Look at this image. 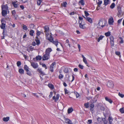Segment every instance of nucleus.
Returning <instances> with one entry per match:
<instances>
[{
  "mask_svg": "<svg viewBox=\"0 0 124 124\" xmlns=\"http://www.w3.org/2000/svg\"><path fill=\"white\" fill-rule=\"evenodd\" d=\"M1 15L5 17L7 15V11L8 10V7L7 4L2 5L1 6Z\"/></svg>",
  "mask_w": 124,
  "mask_h": 124,
  "instance_id": "nucleus-1",
  "label": "nucleus"
},
{
  "mask_svg": "<svg viewBox=\"0 0 124 124\" xmlns=\"http://www.w3.org/2000/svg\"><path fill=\"white\" fill-rule=\"evenodd\" d=\"M97 27L101 29V28H103L104 26V25H103V21L101 19H100L99 21V22L97 24Z\"/></svg>",
  "mask_w": 124,
  "mask_h": 124,
  "instance_id": "nucleus-2",
  "label": "nucleus"
},
{
  "mask_svg": "<svg viewBox=\"0 0 124 124\" xmlns=\"http://www.w3.org/2000/svg\"><path fill=\"white\" fill-rule=\"evenodd\" d=\"M1 25H0V28L2 29H5L6 27V22L4 18L3 19L2 18L1 19Z\"/></svg>",
  "mask_w": 124,
  "mask_h": 124,
  "instance_id": "nucleus-3",
  "label": "nucleus"
},
{
  "mask_svg": "<svg viewBox=\"0 0 124 124\" xmlns=\"http://www.w3.org/2000/svg\"><path fill=\"white\" fill-rule=\"evenodd\" d=\"M31 65L34 68L36 69L38 67L39 65L37 63L31 62Z\"/></svg>",
  "mask_w": 124,
  "mask_h": 124,
  "instance_id": "nucleus-4",
  "label": "nucleus"
},
{
  "mask_svg": "<svg viewBox=\"0 0 124 124\" xmlns=\"http://www.w3.org/2000/svg\"><path fill=\"white\" fill-rule=\"evenodd\" d=\"M49 55L45 53L42 56L43 60L44 61L48 60L49 59Z\"/></svg>",
  "mask_w": 124,
  "mask_h": 124,
  "instance_id": "nucleus-5",
  "label": "nucleus"
},
{
  "mask_svg": "<svg viewBox=\"0 0 124 124\" xmlns=\"http://www.w3.org/2000/svg\"><path fill=\"white\" fill-rule=\"evenodd\" d=\"M11 13L12 15L15 18V20H16L18 16V15L16 14V11L15 10H14L12 11Z\"/></svg>",
  "mask_w": 124,
  "mask_h": 124,
  "instance_id": "nucleus-6",
  "label": "nucleus"
},
{
  "mask_svg": "<svg viewBox=\"0 0 124 124\" xmlns=\"http://www.w3.org/2000/svg\"><path fill=\"white\" fill-rule=\"evenodd\" d=\"M50 42H52L57 47L59 42L57 39H56L55 40H54L53 38L51 40H50Z\"/></svg>",
  "mask_w": 124,
  "mask_h": 124,
  "instance_id": "nucleus-7",
  "label": "nucleus"
},
{
  "mask_svg": "<svg viewBox=\"0 0 124 124\" xmlns=\"http://www.w3.org/2000/svg\"><path fill=\"white\" fill-rule=\"evenodd\" d=\"M46 39L50 41V40L53 38L52 36L48 33L46 34Z\"/></svg>",
  "mask_w": 124,
  "mask_h": 124,
  "instance_id": "nucleus-8",
  "label": "nucleus"
},
{
  "mask_svg": "<svg viewBox=\"0 0 124 124\" xmlns=\"http://www.w3.org/2000/svg\"><path fill=\"white\" fill-rule=\"evenodd\" d=\"M37 71L42 76H43L44 75H46L45 73L43 72L41 69L39 68H38L37 70Z\"/></svg>",
  "mask_w": 124,
  "mask_h": 124,
  "instance_id": "nucleus-9",
  "label": "nucleus"
},
{
  "mask_svg": "<svg viewBox=\"0 0 124 124\" xmlns=\"http://www.w3.org/2000/svg\"><path fill=\"white\" fill-rule=\"evenodd\" d=\"M107 85L109 87H112L114 85L112 81H109L108 82Z\"/></svg>",
  "mask_w": 124,
  "mask_h": 124,
  "instance_id": "nucleus-10",
  "label": "nucleus"
},
{
  "mask_svg": "<svg viewBox=\"0 0 124 124\" xmlns=\"http://www.w3.org/2000/svg\"><path fill=\"white\" fill-rule=\"evenodd\" d=\"M80 21H79V27L80 28L83 29H84L85 28V24H82V21L80 22Z\"/></svg>",
  "mask_w": 124,
  "mask_h": 124,
  "instance_id": "nucleus-11",
  "label": "nucleus"
},
{
  "mask_svg": "<svg viewBox=\"0 0 124 124\" xmlns=\"http://www.w3.org/2000/svg\"><path fill=\"white\" fill-rule=\"evenodd\" d=\"M59 94H57L56 95V97H55V96H54L53 97V100H55V101L56 102L59 100Z\"/></svg>",
  "mask_w": 124,
  "mask_h": 124,
  "instance_id": "nucleus-12",
  "label": "nucleus"
},
{
  "mask_svg": "<svg viewBox=\"0 0 124 124\" xmlns=\"http://www.w3.org/2000/svg\"><path fill=\"white\" fill-rule=\"evenodd\" d=\"M108 22L109 24L110 25H112L113 24V23L114 21L113 18L112 17L109 18L108 19Z\"/></svg>",
  "mask_w": 124,
  "mask_h": 124,
  "instance_id": "nucleus-13",
  "label": "nucleus"
},
{
  "mask_svg": "<svg viewBox=\"0 0 124 124\" xmlns=\"http://www.w3.org/2000/svg\"><path fill=\"white\" fill-rule=\"evenodd\" d=\"M17 2V1H14L12 2V4L13 5L14 7L15 8H17L18 7V4L16 3Z\"/></svg>",
  "mask_w": 124,
  "mask_h": 124,
  "instance_id": "nucleus-14",
  "label": "nucleus"
},
{
  "mask_svg": "<svg viewBox=\"0 0 124 124\" xmlns=\"http://www.w3.org/2000/svg\"><path fill=\"white\" fill-rule=\"evenodd\" d=\"M52 51L51 48H48L45 51V53L46 54L49 55L50 52Z\"/></svg>",
  "mask_w": 124,
  "mask_h": 124,
  "instance_id": "nucleus-15",
  "label": "nucleus"
},
{
  "mask_svg": "<svg viewBox=\"0 0 124 124\" xmlns=\"http://www.w3.org/2000/svg\"><path fill=\"white\" fill-rule=\"evenodd\" d=\"M44 29L45 30L44 31L45 32H48L49 31V28L48 26L46 25L44 27Z\"/></svg>",
  "mask_w": 124,
  "mask_h": 124,
  "instance_id": "nucleus-16",
  "label": "nucleus"
},
{
  "mask_svg": "<svg viewBox=\"0 0 124 124\" xmlns=\"http://www.w3.org/2000/svg\"><path fill=\"white\" fill-rule=\"evenodd\" d=\"M90 107V110L92 112L93 111V108L94 107V104L92 103L89 105Z\"/></svg>",
  "mask_w": 124,
  "mask_h": 124,
  "instance_id": "nucleus-17",
  "label": "nucleus"
},
{
  "mask_svg": "<svg viewBox=\"0 0 124 124\" xmlns=\"http://www.w3.org/2000/svg\"><path fill=\"white\" fill-rule=\"evenodd\" d=\"M65 122L67 123L70 124H72L71 121L68 119H66L65 120Z\"/></svg>",
  "mask_w": 124,
  "mask_h": 124,
  "instance_id": "nucleus-18",
  "label": "nucleus"
},
{
  "mask_svg": "<svg viewBox=\"0 0 124 124\" xmlns=\"http://www.w3.org/2000/svg\"><path fill=\"white\" fill-rule=\"evenodd\" d=\"M104 2L103 5L105 6H106L110 3V2L109 0H104Z\"/></svg>",
  "mask_w": 124,
  "mask_h": 124,
  "instance_id": "nucleus-19",
  "label": "nucleus"
},
{
  "mask_svg": "<svg viewBox=\"0 0 124 124\" xmlns=\"http://www.w3.org/2000/svg\"><path fill=\"white\" fill-rule=\"evenodd\" d=\"M18 72L20 74H24V70L23 69H19L18 70Z\"/></svg>",
  "mask_w": 124,
  "mask_h": 124,
  "instance_id": "nucleus-20",
  "label": "nucleus"
},
{
  "mask_svg": "<svg viewBox=\"0 0 124 124\" xmlns=\"http://www.w3.org/2000/svg\"><path fill=\"white\" fill-rule=\"evenodd\" d=\"M24 70L26 72L28 71V70H29V67L26 65H24Z\"/></svg>",
  "mask_w": 124,
  "mask_h": 124,
  "instance_id": "nucleus-21",
  "label": "nucleus"
},
{
  "mask_svg": "<svg viewBox=\"0 0 124 124\" xmlns=\"http://www.w3.org/2000/svg\"><path fill=\"white\" fill-rule=\"evenodd\" d=\"M105 99L106 101L109 102L111 104L113 102L112 101L111 99L108 98L107 97H105Z\"/></svg>",
  "mask_w": 124,
  "mask_h": 124,
  "instance_id": "nucleus-22",
  "label": "nucleus"
},
{
  "mask_svg": "<svg viewBox=\"0 0 124 124\" xmlns=\"http://www.w3.org/2000/svg\"><path fill=\"white\" fill-rule=\"evenodd\" d=\"M86 20L91 23L93 22L92 19L90 18H89V17H86Z\"/></svg>",
  "mask_w": 124,
  "mask_h": 124,
  "instance_id": "nucleus-23",
  "label": "nucleus"
},
{
  "mask_svg": "<svg viewBox=\"0 0 124 124\" xmlns=\"http://www.w3.org/2000/svg\"><path fill=\"white\" fill-rule=\"evenodd\" d=\"M9 119V117H4L3 118V120L4 122L8 121Z\"/></svg>",
  "mask_w": 124,
  "mask_h": 124,
  "instance_id": "nucleus-24",
  "label": "nucleus"
},
{
  "mask_svg": "<svg viewBox=\"0 0 124 124\" xmlns=\"http://www.w3.org/2000/svg\"><path fill=\"white\" fill-rule=\"evenodd\" d=\"M42 57L41 56L38 55L36 57V60H37L40 61L42 59Z\"/></svg>",
  "mask_w": 124,
  "mask_h": 124,
  "instance_id": "nucleus-25",
  "label": "nucleus"
},
{
  "mask_svg": "<svg viewBox=\"0 0 124 124\" xmlns=\"http://www.w3.org/2000/svg\"><path fill=\"white\" fill-rule=\"evenodd\" d=\"M48 86L49 88L52 89H53L54 88V85L51 84H48Z\"/></svg>",
  "mask_w": 124,
  "mask_h": 124,
  "instance_id": "nucleus-26",
  "label": "nucleus"
},
{
  "mask_svg": "<svg viewBox=\"0 0 124 124\" xmlns=\"http://www.w3.org/2000/svg\"><path fill=\"white\" fill-rule=\"evenodd\" d=\"M115 54L118 56L120 58H121V55L120 54V52L118 51H116L115 52Z\"/></svg>",
  "mask_w": 124,
  "mask_h": 124,
  "instance_id": "nucleus-27",
  "label": "nucleus"
},
{
  "mask_svg": "<svg viewBox=\"0 0 124 124\" xmlns=\"http://www.w3.org/2000/svg\"><path fill=\"white\" fill-rule=\"evenodd\" d=\"M117 9L118 11V12L119 14H121L122 12L121 8L119 6H117Z\"/></svg>",
  "mask_w": 124,
  "mask_h": 124,
  "instance_id": "nucleus-28",
  "label": "nucleus"
},
{
  "mask_svg": "<svg viewBox=\"0 0 124 124\" xmlns=\"http://www.w3.org/2000/svg\"><path fill=\"white\" fill-rule=\"evenodd\" d=\"M73 110V109L72 108H69L68 109V113L70 114L71 113Z\"/></svg>",
  "mask_w": 124,
  "mask_h": 124,
  "instance_id": "nucleus-29",
  "label": "nucleus"
},
{
  "mask_svg": "<svg viewBox=\"0 0 124 124\" xmlns=\"http://www.w3.org/2000/svg\"><path fill=\"white\" fill-rule=\"evenodd\" d=\"M34 31L33 30H31L30 31V35L31 36H33Z\"/></svg>",
  "mask_w": 124,
  "mask_h": 124,
  "instance_id": "nucleus-30",
  "label": "nucleus"
},
{
  "mask_svg": "<svg viewBox=\"0 0 124 124\" xmlns=\"http://www.w3.org/2000/svg\"><path fill=\"white\" fill-rule=\"evenodd\" d=\"M104 37V36L101 35L100 37L98 38L97 40V41L99 42L100 40L102 39Z\"/></svg>",
  "mask_w": 124,
  "mask_h": 124,
  "instance_id": "nucleus-31",
  "label": "nucleus"
},
{
  "mask_svg": "<svg viewBox=\"0 0 124 124\" xmlns=\"http://www.w3.org/2000/svg\"><path fill=\"white\" fill-rule=\"evenodd\" d=\"M79 3L82 5H84L85 4V1L84 0H80L79 1Z\"/></svg>",
  "mask_w": 124,
  "mask_h": 124,
  "instance_id": "nucleus-32",
  "label": "nucleus"
},
{
  "mask_svg": "<svg viewBox=\"0 0 124 124\" xmlns=\"http://www.w3.org/2000/svg\"><path fill=\"white\" fill-rule=\"evenodd\" d=\"M102 120H103V118H101L98 117L97 118L98 121L99 122V123H101L102 121Z\"/></svg>",
  "mask_w": 124,
  "mask_h": 124,
  "instance_id": "nucleus-33",
  "label": "nucleus"
},
{
  "mask_svg": "<svg viewBox=\"0 0 124 124\" xmlns=\"http://www.w3.org/2000/svg\"><path fill=\"white\" fill-rule=\"evenodd\" d=\"M84 105L86 108H88L89 107V103L88 102L85 103Z\"/></svg>",
  "mask_w": 124,
  "mask_h": 124,
  "instance_id": "nucleus-34",
  "label": "nucleus"
},
{
  "mask_svg": "<svg viewBox=\"0 0 124 124\" xmlns=\"http://www.w3.org/2000/svg\"><path fill=\"white\" fill-rule=\"evenodd\" d=\"M110 32L109 31H108L107 32L105 33V35L106 37L109 36L110 35Z\"/></svg>",
  "mask_w": 124,
  "mask_h": 124,
  "instance_id": "nucleus-35",
  "label": "nucleus"
},
{
  "mask_svg": "<svg viewBox=\"0 0 124 124\" xmlns=\"http://www.w3.org/2000/svg\"><path fill=\"white\" fill-rule=\"evenodd\" d=\"M115 4L114 3H113L111 4L110 6V8L111 9L115 7Z\"/></svg>",
  "mask_w": 124,
  "mask_h": 124,
  "instance_id": "nucleus-36",
  "label": "nucleus"
},
{
  "mask_svg": "<svg viewBox=\"0 0 124 124\" xmlns=\"http://www.w3.org/2000/svg\"><path fill=\"white\" fill-rule=\"evenodd\" d=\"M102 121L104 124H107L108 123V121L106 120L105 118H103Z\"/></svg>",
  "mask_w": 124,
  "mask_h": 124,
  "instance_id": "nucleus-37",
  "label": "nucleus"
},
{
  "mask_svg": "<svg viewBox=\"0 0 124 124\" xmlns=\"http://www.w3.org/2000/svg\"><path fill=\"white\" fill-rule=\"evenodd\" d=\"M109 38L110 40V42H114V38L113 36H111Z\"/></svg>",
  "mask_w": 124,
  "mask_h": 124,
  "instance_id": "nucleus-38",
  "label": "nucleus"
},
{
  "mask_svg": "<svg viewBox=\"0 0 124 124\" xmlns=\"http://www.w3.org/2000/svg\"><path fill=\"white\" fill-rule=\"evenodd\" d=\"M64 90L65 92V94H69V91H68L66 88H65L64 89Z\"/></svg>",
  "mask_w": 124,
  "mask_h": 124,
  "instance_id": "nucleus-39",
  "label": "nucleus"
},
{
  "mask_svg": "<svg viewBox=\"0 0 124 124\" xmlns=\"http://www.w3.org/2000/svg\"><path fill=\"white\" fill-rule=\"evenodd\" d=\"M119 111L121 113H124V109L123 108H122L119 109Z\"/></svg>",
  "mask_w": 124,
  "mask_h": 124,
  "instance_id": "nucleus-40",
  "label": "nucleus"
},
{
  "mask_svg": "<svg viewBox=\"0 0 124 124\" xmlns=\"http://www.w3.org/2000/svg\"><path fill=\"white\" fill-rule=\"evenodd\" d=\"M35 40L36 42L37 45H39L40 43L39 39H35Z\"/></svg>",
  "mask_w": 124,
  "mask_h": 124,
  "instance_id": "nucleus-41",
  "label": "nucleus"
},
{
  "mask_svg": "<svg viewBox=\"0 0 124 124\" xmlns=\"http://www.w3.org/2000/svg\"><path fill=\"white\" fill-rule=\"evenodd\" d=\"M26 74L27 75L30 76H31L32 75L31 71H29V70H28V71L26 72Z\"/></svg>",
  "mask_w": 124,
  "mask_h": 124,
  "instance_id": "nucleus-42",
  "label": "nucleus"
},
{
  "mask_svg": "<svg viewBox=\"0 0 124 124\" xmlns=\"http://www.w3.org/2000/svg\"><path fill=\"white\" fill-rule=\"evenodd\" d=\"M56 63L55 62H53L50 65V67L54 68V67Z\"/></svg>",
  "mask_w": 124,
  "mask_h": 124,
  "instance_id": "nucleus-43",
  "label": "nucleus"
},
{
  "mask_svg": "<svg viewBox=\"0 0 124 124\" xmlns=\"http://www.w3.org/2000/svg\"><path fill=\"white\" fill-rule=\"evenodd\" d=\"M17 66L18 67H19L21 64V62L20 61H18L16 63Z\"/></svg>",
  "mask_w": 124,
  "mask_h": 124,
  "instance_id": "nucleus-44",
  "label": "nucleus"
},
{
  "mask_svg": "<svg viewBox=\"0 0 124 124\" xmlns=\"http://www.w3.org/2000/svg\"><path fill=\"white\" fill-rule=\"evenodd\" d=\"M36 34L37 35L39 36L41 34V32L38 30L36 31Z\"/></svg>",
  "mask_w": 124,
  "mask_h": 124,
  "instance_id": "nucleus-45",
  "label": "nucleus"
},
{
  "mask_svg": "<svg viewBox=\"0 0 124 124\" xmlns=\"http://www.w3.org/2000/svg\"><path fill=\"white\" fill-rule=\"evenodd\" d=\"M84 13L85 14V16L86 17H87V16H89V14L86 11H84Z\"/></svg>",
  "mask_w": 124,
  "mask_h": 124,
  "instance_id": "nucleus-46",
  "label": "nucleus"
},
{
  "mask_svg": "<svg viewBox=\"0 0 124 124\" xmlns=\"http://www.w3.org/2000/svg\"><path fill=\"white\" fill-rule=\"evenodd\" d=\"M83 62L85 64H87L88 63L87 62V60H86V59L85 57L84 59H83Z\"/></svg>",
  "mask_w": 124,
  "mask_h": 124,
  "instance_id": "nucleus-47",
  "label": "nucleus"
},
{
  "mask_svg": "<svg viewBox=\"0 0 124 124\" xmlns=\"http://www.w3.org/2000/svg\"><path fill=\"white\" fill-rule=\"evenodd\" d=\"M64 71L65 73H68L69 72V70L68 68H65L64 70Z\"/></svg>",
  "mask_w": 124,
  "mask_h": 124,
  "instance_id": "nucleus-48",
  "label": "nucleus"
},
{
  "mask_svg": "<svg viewBox=\"0 0 124 124\" xmlns=\"http://www.w3.org/2000/svg\"><path fill=\"white\" fill-rule=\"evenodd\" d=\"M23 29L25 30H26L27 29V26L25 25H23Z\"/></svg>",
  "mask_w": 124,
  "mask_h": 124,
  "instance_id": "nucleus-49",
  "label": "nucleus"
},
{
  "mask_svg": "<svg viewBox=\"0 0 124 124\" xmlns=\"http://www.w3.org/2000/svg\"><path fill=\"white\" fill-rule=\"evenodd\" d=\"M63 75L61 74H60L59 76V78L61 79L63 78Z\"/></svg>",
  "mask_w": 124,
  "mask_h": 124,
  "instance_id": "nucleus-50",
  "label": "nucleus"
},
{
  "mask_svg": "<svg viewBox=\"0 0 124 124\" xmlns=\"http://www.w3.org/2000/svg\"><path fill=\"white\" fill-rule=\"evenodd\" d=\"M79 67L81 69H82L83 68L84 66L81 64H79L78 65Z\"/></svg>",
  "mask_w": 124,
  "mask_h": 124,
  "instance_id": "nucleus-51",
  "label": "nucleus"
},
{
  "mask_svg": "<svg viewBox=\"0 0 124 124\" xmlns=\"http://www.w3.org/2000/svg\"><path fill=\"white\" fill-rule=\"evenodd\" d=\"M118 95L121 97L123 98L124 97V95L120 93H118Z\"/></svg>",
  "mask_w": 124,
  "mask_h": 124,
  "instance_id": "nucleus-52",
  "label": "nucleus"
},
{
  "mask_svg": "<svg viewBox=\"0 0 124 124\" xmlns=\"http://www.w3.org/2000/svg\"><path fill=\"white\" fill-rule=\"evenodd\" d=\"M62 6L64 7H66V6L67 4V3L66 2H63V4H62Z\"/></svg>",
  "mask_w": 124,
  "mask_h": 124,
  "instance_id": "nucleus-53",
  "label": "nucleus"
},
{
  "mask_svg": "<svg viewBox=\"0 0 124 124\" xmlns=\"http://www.w3.org/2000/svg\"><path fill=\"white\" fill-rule=\"evenodd\" d=\"M108 119L109 121H112L113 119L111 117L109 116L108 117Z\"/></svg>",
  "mask_w": 124,
  "mask_h": 124,
  "instance_id": "nucleus-54",
  "label": "nucleus"
},
{
  "mask_svg": "<svg viewBox=\"0 0 124 124\" xmlns=\"http://www.w3.org/2000/svg\"><path fill=\"white\" fill-rule=\"evenodd\" d=\"M120 39H121V40L119 41V43H120L122 44L124 42L123 39L121 37L120 38Z\"/></svg>",
  "mask_w": 124,
  "mask_h": 124,
  "instance_id": "nucleus-55",
  "label": "nucleus"
},
{
  "mask_svg": "<svg viewBox=\"0 0 124 124\" xmlns=\"http://www.w3.org/2000/svg\"><path fill=\"white\" fill-rule=\"evenodd\" d=\"M92 120H88V122L87 123V124H90L92 123Z\"/></svg>",
  "mask_w": 124,
  "mask_h": 124,
  "instance_id": "nucleus-56",
  "label": "nucleus"
},
{
  "mask_svg": "<svg viewBox=\"0 0 124 124\" xmlns=\"http://www.w3.org/2000/svg\"><path fill=\"white\" fill-rule=\"evenodd\" d=\"M37 4L38 5H40L42 1L37 0Z\"/></svg>",
  "mask_w": 124,
  "mask_h": 124,
  "instance_id": "nucleus-57",
  "label": "nucleus"
},
{
  "mask_svg": "<svg viewBox=\"0 0 124 124\" xmlns=\"http://www.w3.org/2000/svg\"><path fill=\"white\" fill-rule=\"evenodd\" d=\"M100 109L102 111H104L105 110V108L103 107H102V106L100 107Z\"/></svg>",
  "mask_w": 124,
  "mask_h": 124,
  "instance_id": "nucleus-58",
  "label": "nucleus"
},
{
  "mask_svg": "<svg viewBox=\"0 0 124 124\" xmlns=\"http://www.w3.org/2000/svg\"><path fill=\"white\" fill-rule=\"evenodd\" d=\"M52 95H53V92H50V94L49 96V98H51L52 96Z\"/></svg>",
  "mask_w": 124,
  "mask_h": 124,
  "instance_id": "nucleus-59",
  "label": "nucleus"
},
{
  "mask_svg": "<svg viewBox=\"0 0 124 124\" xmlns=\"http://www.w3.org/2000/svg\"><path fill=\"white\" fill-rule=\"evenodd\" d=\"M111 46H114V42H110Z\"/></svg>",
  "mask_w": 124,
  "mask_h": 124,
  "instance_id": "nucleus-60",
  "label": "nucleus"
},
{
  "mask_svg": "<svg viewBox=\"0 0 124 124\" xmlns=\"http://www.w3.org/2000/svg\"><path fill=\"white\" fill-rule=\"evenodd\" d=\"M42 66L43 67H45L46 69L47 68V66L45 64H42Z\"/></svg>",
  "mask_w": 124,
  "mask_h": 124,
  "instance_id": "nucleus-61",
  "label": "nucleus"
},
{
  "mask_svg": "<svg viewBox=\"0 0 124 124\" xmlns=\"http://www.w3.org/2000/svg\"><path fill=\"white\" fill-rule=\"evenodd\" d=\"M122 20V19H119L117 21V23L118 24H119L120 23H121Z\"/></svg>",
  "mask_w": 124,
  "mask_h": 124,
  "instance_id": "nucleus-62",
  "label": "nucleus"
},
{
  "mask_svg": "<svg viewBox=\"0 0 124 124\" xmlns=\"http://www.w3.org/2000/svg\"><path fill=\"white\" fill-rule=\"evenodd\" d=\"M78 18H79V19L80 20H81V21H82V20H83V18L81 17V16H79V17H78Z\"/></svg>",
  "mask_w": 124,
  "mask_h": 124,
  "instance_id": "nucleus-63",
  "label": "nucleus"
},
{
  "mask_svg": "<svg viewBox=\"0 0 124 124\" xmlns=\"http://www.w3.org/2000/svg\"><path fill=\"white\" fill-rule=\"evenodd\" d=\"M20 8L23 10L24 8V7L23 5H21L20 6Z\"/></svg>",
  "mask_w": 124,
  "mask_h": 124,
  "instance_id": "nucleus-64",
  "label": "nucleus"
}]
</instances>
